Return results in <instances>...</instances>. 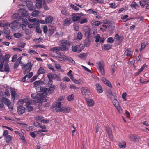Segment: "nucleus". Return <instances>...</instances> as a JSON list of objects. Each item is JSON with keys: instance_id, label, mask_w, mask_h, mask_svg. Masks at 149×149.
I'll list each match as a JSON object with an SVG mask.
<instances>
[{"instance_id": "nucleus-43", "label": "nucleus", "mask_w": 149, "mask_h": 149, "mask_svg": "<svg viewBox=\"0 0 149 149\" xmlns=\"http://www.w3.org/2000/svg\"><path fill=\"white\" fill-rule=\"evenodd\" d=\"M26 110L28 112H31L33 110V107L31 106L27 105L26 106Z\"/></svg>"}, {"instance_id": "nucleus-64", "label": "nucleus", "mask_w": 149, "mask_h": 149, "mask_svg": "<svg viewBox=\"0 0 149 149\" xmlns=\"http://www.w3.org/2000/svg\"><path fill=\"white\" fill-rule=\"evenodd\" d=\"M19 26L22 28L23 30H24L26 28V25L23 24H20Z\"/></svg>"}, {"instance_id": "nucleus-12", "label": "nucleus", "mask_w": 149, "mask_h": 149, "mask_svg": "<svg viewBox=\"0 0 149 149\" xmlns=\"http://www.w3.org/2000/svg\"><path fill=\"white\" fill-rule=\"evenodd\" d=\"M98 67L102 75H104L105 74L104 70L103 65L101 62H99L98 64Z\"/></svg>"}, {"instance_id": "nucleus-21", "label": "nucleus", "mask_w": 149, "mask_h": 149, "mask_svg": "<svg viewBox=\"0 0 149 149\" xmlns=\"http://www.w3.org/2000/svg\"><path fill=\"white\" fill-rule=\"evenodd\" d=\"M96 87L97 88V92L99 93H102L103 92V90L101 85L99 84H96Z\"/></svg>"}, {"instance_id": "nucleus-41", "label": "nucleus", "mask_w": 149, "mask_h": 149, "mask_svg": "<svg viewBox=\"0 0 149 149\" xmlns=\"http://www.w3.org/2000/svg\"><path fill=\"white\" fill-rule=\"evenodd\" d=\"M125 53L126 54V56H127L131 57L132 54V52L130 50L127 49L125 51Z\"/></svg>"}, {"instance_id": "nucleus-7", "label": "nucleus", "mask_w": 149, "mask_h": 149, "mask_svg": "<svg viewBox=\"0 0 149 149\" xmlns=\"http://www.w3.org/2000/svg\"><path fill=\"white\" fill-rule=\"evenodd\" d=\"M95 35L94 30L92 29H90L89 28H88V30L85 33V35L87 36V37L90 38L91 37H93Z\"/></svg>"}, {"instance_id": "nucleus-57", "label": "nucleus", "mask_w": 149, "mask_h": 149, "mask_svg": "<svg viewBox=\"0 0 149 149\" xmlns=\"http://www.w3.org/2000/svg\"><path fill=\"white\" fill-rule=\"evenodd\" d=\"M100 24V21H97L94 22L93 23V25L95 26H98Z\"/></svg>"}, {"instance_id": "nucleus-11", "label": "nucleus", "mask_w": 149, "mask_h": 149, "mask_svg": "<svg viewBox=\"0 0 149 149\" xmlns=\"http://www.w3.org/2000/svg\"><path fill=\"white\" fill-rule=\"evenodd\" d=\"M81 91L83 95H88L90 93L89 90L86 87H82Z\"/></svg>"}, {"instance_id": "nucleus-56", "label": "nucleus", "mask_w": 149, "mask_h": 149, "mask_svg": "<svg viewBox=\"0 0 149 149\" xmlns=\"http://www.w3.org/2000/svg\"><path fill=\"white\" fill-rule=\"evenodd\" d=\"M47 66L49 69L51 70L52 71H54V67L51 64H47Z\"/></svg>"}, {"instance_id": "nucleus-23", "label": "nucleus", "mask_w": 149, "mask_h": 149, "mask_svg": "<svg viewBox=\"0 0 149 149\" xmlns=\"http://www.w3.org/2000/svg\"><path fill=\"white\" fill-rule=\"evenodd\" d=\"M50 50L52 51H54L56 50H58L59 51H64V50L63 49L62 47H56L51 48Z\"/></svg>"}, {"instance_id": "nucleus-47", "label": "nucleus", "mask_w": 149, "mask_h": 149, "mask_svg": "<svg viewBox=\"0 0 149 149\" xmlns=\"http://www.w3.org/2000/svg\"><path fill=\"white\" fill-rule=\"evenodd\" d=\"M32 22L33 23L34 25H38L39 23L38 19H37L36 18H34L32 19Z\"/></svg>"}, {"instance_id": "nucleus-31", "label": "nucleus", "mask_w": 149, "mask_h": 149, "mask_svg": "<svg viewBox=\"0 0 149 149\" xmlns=\"http://www.w3.org/2000/svg\"><path fill=\"white\" fill-rule=\"evenodd\" d=\"M74 95L73 94H72L71 95H70L67 97V99L69 101H70L74 100Z\"/></svg>"}, {"instance_id": "nucleus-16", "label": "nucleus", "mask_w": 149, "mask_h": 149, "mask_svg": "<svg viewBox=\"0 0 149 149\" xmlns=\"http://www.w3.org/2000/svg\"><path fill=\"white\" fill-rule=\"evenodd\" d=\"M43 0H36L37 2L36 4V6L38 9L42 7Z\"/></svg>"}, {"instance_id": "nucleus-58", "label": "nucleus", "mask_w": 149, "mask_h": 149, "mask_svg": "<svg viewBox=\"0 0 149 149\" xmlns=\"http://www.w3.org/2000/svg\"><path fill=\"white\" fill-rule=\"evenodd\" d=\"M20 64L19 62H18V61H16L14 63V68L15 69L17 68Z\"/></svg>"}, {"instance_id": "nucleus-25", "label": "nucleus", "mask_w": 149, "mask_h": 149, "mask_svg": "<svg viewBox=\"0 0 149 149\" xmlns=\"http://www.w3.org/2000/svg\"><path fill=\"white\" fill-rule=\"evenodd\" d=\"M55 89V87L54 86L52 85L50 86L48 89V93L49 94L52 93Z\"/></svg>"}, {"instance_id": "nucleus-45", "label": "nucleus", "mask_w": 149, "mask_h": 149, "mask_svg": "<svg viewBox=\"0 0 149 149\" xmlns=\"http://www.w3.org/2000/svg\"><path fill=\"white\" fill-rule=\"evenodd\" d=\"M43 6L45 10H49V8L48 7L45 1V0H43Z\"/></svg>"}, {"instance_id": "nucleus-48", "label": "nucleus", "mask_w": 149, "mask_h": 149, "mask_svg": "<svg viewBox=\"0 0 149 149\" xmlns=\"http://www.w3.org/2000/svg\"><path fill=\"white\" fill-rule=\"evenodd\" d=\"M107 42L111 44L114 42V40L112 37H109L107 38Z\"/></svg>"}, {"instance_id": "nucleus-53", "label": "nucleus", "mask_w": 149, "mask_h": 149, "mask_svg": "<svg viewBox=\"0 0 149 149\" xmlns=\"http://www.w3.org/2000/svg\"><path fill=\"white\" fill-rule=\"evenodd\" d=\"M41 81H37L33 83V84L35 87L39 86L41 83Z\"/></svg>"}, {"instance_id": "nucleus-14", "label": "nucleus", "mask_w": 149, "mask_h": 149, "mask_svg": "<svg viewBox=\"0 0 149 149\" xmlns=\"http://www.w3.org/2000/svg\"><path fill=\"white\" fill-rule=\"evenodd\" d=\"M107 96L108 97H109L111 100L113 98L112 97H111V96H113V98L114 99H115L117 98V97L115 94H113L112 93V91L111 90H110L108 91L107 92Z\"/></svg>"}, {"instance_id": "nucleus-55", "label": "nucleus", "mask_w": 149, "mask_h": 149, "mask_svg": "<svg viewBox=\"0 0 149 149\" xmlns=\"http://www.w3.org/2000/svg\"><path fill=\"white\" fill-rule=\"evenodd\" d=\"M4 104L2 98L1 99L0 98V108H2L3 107Z\"/></svg>"}, {"instance_id": "nucleus-28", "label": "nucleus", "mask_w": 149, "mask_h": 149, "mask_svg": "<svg viewBox=\"0 0 149 149\" xmlns=\"http://www.w3.org/2000/svg\"><path fill=\"white\" fill-rule=\"evenodd\" d=\"M53 20V17L51 16L47 17L45 19V22L46 23H51Z\"/></svg>"}, {"instance_id": "nucleus-46", "label": "nucleus", "mask_w": 149, "mask_h": 149, "mask_svg": "<svg viewBox=\"0 0 149 149\" xmlns=\"http://www.w3.org/2000/svg\"><path fill=\"white\" fill-rule=\"evenodd\" d=\"M54 104L58 109H60L61 107V103L60 102H57Z\"/></svg>"}, {"instance_id": "nucleus-6", "label": "nucleus", "mask_w": 149, "mask_h": 149, "mask_svg": "<svg viewBox=\"0 0 149 149\" xmlns=\"http://www.w3.org/2000/svg\"><path fill=\"white\" fill-rule=\"evenodd\" d=\"M130 140L133 142H135L136 141H139L140 137L138 136H136L135 134L130 135L128 136Z\"/></svg>"}, {"instance_id": "nucleus-60", "label": "nucleus", "mask_w": 149, "mask_h": 149, "mask_svg": "<svg viewBox=\"0 0 149 149\" xmlns=\"http://www.w3.org/2000/svg\"><path fill=\"white\" fill-rule=\"evenodd\" d=\"M4 61H2L1 62V63L0 64V71L1 72H3L4 71V70H2L3 67V64L4 63Z\"/></svg>"}, {"instance_id": "nucleus-37", "label": "nucleus", "mask_w": 149, "mask_h": 149, "mask_svg": "<svg viewBox=\"0 0 149 149\" xmlns=\"http://www.w3.org/2000/svg\"><path fill=\"white\" fill-rule=\"evenodd\" d=\"M114 99L113 101V103L114 106L116 107H118L119 106V103L116 99Z\"/></svg>"}, {"instance_id": "nucleus-38", "label": "nucleus", "mask_w": 149, "mask_h": 149, "mask_svg": "<svg viewBox=\"0 0 149 149\" xmlns=\"http://www.w3.org/2000/svg\"><path fill=\"white\" fill-rule=\"evenodd\" d=\"M2 26L4 28L6 29L8 28V27H10V24L9 22H6L4 24H2Z\"/></svg>"}, {"instance_id": "nucleus-62", "label": "nucleus", "mask_w": 149, "mask_h": 149, "mask_svg": "<svg viewBox=\"0 0 149 149\" xmlns=\"http://www.w3.org/2000/svg\"><path fill=\"white\" fill-rule=\"evenodd\" d=\"M88 22L87 19H83L80 20L79 22L81 24H82L84 23H87Z\"/></svg>"}, {"instance_id": "nucleus-36", "label": "nucleus", "mask_w": 149, "mask_h": 149, "mask_svg": "<svg viewBox=\"0 0 149 149\" xmlns=\"http://www.w3.org/2000/svg\"><path fill=\"white\" fill-rule=\"evenodd\" d=\"M45 73V70L42 67H40L38 72V74H43Z\"/></svg>"}, {"instance_id": "nucleus-26", "label": "nucleus", "mask_w": 149, "mask_h": 149, "mask_svg": "<svg viewBox=\"0 0 149 149\" xmlns=\"http://www.w3.org/2000/svg\"><path fill=\"white\" fill-rule=\"evenodd\" d=\"M19 12L21 13L22 15L23 16H27V11L24 9H21L19 10Z\"/></svg>"}, {"instance_id": "nucleus-22", "label": "nucleus", "mask_w": 149, "mask_h": 149, "mask_svg": "<svg viewBox=\"0 0 149 149\" xmlns=\"http://www.w3.org/2000/svg\"><path fill=\"white\" fill-rule=\"evenodd\" d=\"M106 130L107 132L109 137L111 139L113 138V136L112 135V131L111 129L108 127H107L106 128Z\"/></svg>"}, {"instance_id": "nucleus-30", "label": "nucleus", "mask_w": 149, "mask_h": 149, "mask_svg": "<svg viewBox=\"0 0 149 149\" xmlns=\"http://www.w3.org/2000/svg\"><path fill=\"white\" fill-rule=\"evenodd\" d=\"M87 102L89 106H92L94 105V101L92 99H88L87 100Z\"/></svg>"}, {"instance_id": "nucleus-4", "label": "nucleus", "mask_w": 149, "mask_h": 149, "mask_svg": "<svg viewBox=\"0 0 149 149\" xmlns=\"http://www.w3.org/2000/svg\"><path fill=\"white\" fill-rule=\"evenodd\" d=\"M19 22L16 20H14L10 24V27L13 30H17L18 28Z\"/></svg>"}, {"instance_id": "nucleus-63", "label": "nucleus", "mask_w": 149, "mask_h": 149, "mask_svg": "<svg viewBox=\"0 0 149 149\" xmlns=\"http://www.w3.org/2000/svg\"><path fill=\"white\" fill-rule=\"evenodd\" d=\"M17 58V55L16 54L14 55L12 57V61L15 62Z\"/></svg>"}, {"instance_id": "nucleus-35", "label": "nucleus", "mask_w": 149, "mask_h": 149, "mask_svg": "<svg viewBox=\"0 0 149 149\" xmlns=\"http://www.w3.org/2000/svg\"><path fill=\"white\" fill-rule=\"evenodd\" d=\"M55 31V29L53 28H51L50 29L48 33V36H52L54 32Z\"/></svg>"}, {"instance_id": "nucleus-59", "label": "nucleus", "mask_w": 149, "mask_h": 149, "mask_svg": "<svg viewBox=\"0 0 149 149\" xmlns=\"http://www.w3.org/2000/svg\"><path fill=\"white\" fill-rule=\"evenodd\" d=\"M70 7L75 10H78L79 9V8L77 7L74 5L71 4L70 5Z\"/></svg>"}, {"instance_id": "nucleus-51", "label": "nucleus", "mask_w": 149, "mask_h": 149, "mask_svg": "<svg viewBox=\"0 0 149 149\" xmlns=\"http://www.w3.org/2000/svg\"><path fill=\"white\" fill-rule=\"evenodd\" d=\"M4 33L7 35H9L10 34V29L8 28L4 29Z\"/></svg>"}, {"instance_id": "nucleus-52", "label": "nucleus", "mask_w": 149, "mask_h": 149, "mask_svg": "<svg viewBox=\"0 0 149 149\" xmlns=\"http://www.w3.org/2000/svg\"><path fill=\"white\" fill-rule=\"evenodd\" d=\"M22 36H23V35H22L19 33H16L14 34V36L17 38H19Z\"/></svg>"}, {"instance_id": "nucleus-49", "label": "nucleus", "mask_w": 149, "mask_h": 149, "mask_svg": "<svg viewBox=\"0 0 149 149\" xmlns=\"http://www.w3.org/2000/svg\"><path fill=\"white\" fill-rule=\"evenodd\" d=\"M11 97L13 101H14L15 99L16 93L15 91H12L11 92Z\"/></svg>"}, {"instance_id": "nucleus-5", "label": "nucleus", "mask_w": 149, "mask_h": 149, "mask_svg": "<svg viewBox=\"0 0 149 149\" xmlns=\"http://www.w3.org/2000/svg\"><path fill=\"white\" fill-rule=\"evenodd\" d=\"M48 89L47 88L44 87H40V91L41 93H39L40 96L44 97L48 95L49 93H48Z\"/></svg>"}, {"instance_id": "nucleus-17", "label": "nucleus", "mask_w": 149, "mask_h": 149, "mask_svg": "<svg viewBox=\"0 0 149 149\" xmlns=\"http://www.w3.org/2000/svg\"><path fill=\"white\" fill-rule=\"evenodd\" d=\"M112 47V45L109 44H104L102 47V50H107L110 49Z\"/></svg>"}, {"instance_id": "nucleus-18", "label": "nucleus", "mask_w": 149, "mask_h": 149, "mask_svg": "<svg viewBox=\"0 0 149 149\" xmlns=\"http://www.w3.org/2000/svg\"><path fill=\"white\" fill-rule=\"evenodd\" d=\"M71 19L73 22H75L80 19L81 17L76 15V14H73L72 15Z\"/></svg>"}, {"instance_id": "nucleus-10", "label": "nucleus", "mask_w": 149, "mask_h": 149, "mask_svg": "<svg viewBox=\"0 0 149 149\" xmlns=\"http://www.w3.org/2000/svg\"><path fill=\"white\" fill-rule=\"evenodd\" d=\"M95 38L96 39L95 41L96 42H100L101 43L103 42L105 40L104 39V38L102 37H100V35L98 34L95 36Z\"/></svg>"}, {"instance_id": "nucleus-61", "label": "nucleus", "mask_w": 149, "mask_h": 149, "mask_svg": "<svg viewBox=\"0 0 149 149\" xmlns=\"http://www.w3.org/2000/svg\"><path fill=\"white\" fill-rule=\"evenodd\" d=\"M25 33L26 35H28L31 33V31L29 29H25Z\"/></svg>"}, {"instance_id": "nucleus-3", "label": "nucleus", "mask_w": 149, "mask_h": 149, "mask_svg": "<svg viewBox=\"0 0 149 149\" xmlns=\"http://www.w3.org/2000/svg\"><path fill=\"white\" fill-rule=\"evenodd\" d=\"M39 97L38 96L35 100L36 102L42 103L43 102H47V99L45 97L40 96V94H39Z\"/></svg>"}, {"instance_id": "nucleus-34", "label": "nucleus", "mask_w": 149, "mask_h": 149, "mask_svg": "<svg viewBox=\"0 0 149 149\" xmlns=\"http://www.w3.org/2000/svg\"><path fill=\"white\" fill-rule=\"evenodd\" d=\"M145 67H147V65L146 64H144L143 65L139 70L136 73V75H137L138 74H140V72L143 70L144 68Z\"/></svg>"}, {"instance_id": "nucleus-9", "label": "nucleus", "mask_w": 149, "mask_h": 149, "mask_svg": "<svg viewBox=\"0 0 149 149\" xmlns=\"http://www.w3.org/2000/svg\"><path fill=\"white\" fill-rule=\"evenodd\" d=\"M25 108L22 106H19L17 108V112L19 114H23L25 112Z\"/></svg>"}, {"instance_id": "nucleus-40", "label": "nucleus", "mask_w": 149, "mask_h": 149, "mask_svg": "<svg viewBox=\"0 0 149 149\" xmlns=\"http://www.w3.org/2000/svg\"><path fill=\"white\" fill-rule=\"evenodd\" d=\"M39 13V12L38 10H35L32 12L31 15L33 17H36L38 16Z\"/></svg>"}, {"instance_id": "nucleus-24", "label": "nucleus", "mask_w": 149, "mask_h": 149, "mask_svg": "<svg viewBox=\"0 0 149 149\" xmlns=\"http://www.w3.org/2000/svg\"><path fill=\"white\" fill-rule=\"evenodd\" d=\"M2 99L3 100V102L6 105L8 106L11 104V102L9 99L4 97H3Z\"/></svg>"}, {"instance_id": "nucleus-27", "label": "nucleus", "mask_w": 149, "mask_h": 149, "mask_svg": "<svg viewBox=\"0 0 149 149\" xmlns=\"http://www.w3.org/2000/svg\"><path fill=\"white\" fill-rule=\"evenodd\" d=\"M47 76L49 79L48 84H52V79L53 78L52 76V74L49 73L47 74Z\"/></svg>"}, {"instance_id": "nucleus-19", "label": "nucleus", "mask_w": 149, "mask_h": 149, "mask_svg": "<svg viewBox=\"0 0 149 149\" xmlns=\"http://www.w3.org/2000/svg\"><path fill=\"white\" fill-rule=\"evenodd\" d=\"M89 38L88 37L84 41V46L88 47L90 44L91 41L89 39Z\"/></svg>"}, {"instance_id": "nucleus-39", "label": "nucleus", "mask_w": 149, "mask_h": 149, "mask_svg": "<svg viewBox=\"0 0 149 149\" xmlns=\"http://www.w3.org/2000/svg\"><path fill=\"white\" fill-rule=\"evenodd\" d=\"M4 65L5 67L4 71H5L6 72H9L10 68L8 63H5Z\"/></svg>"}, {"instance_id": "nucleus-13", "label": "nucleus", "mask_w": 149, "mask_h": 149, "mask_svg": "<svg viewBox=\"0 0 149 149\" xmlns=\"http://www.w3.org/2000/svg\"><path fill=\"white\" fill-rule=\"evenodd\" d=\"M12 18L13 19H16L17 20L19 21L22 19V17L20 14L15 13L12 16Z\"/></svg>"}, {"instance_id": "nucleus-33", "label": "nucleus", "mask_w": 149, "mask_h": 149, "mask_svg": "<svg viewBox=\"0 0 149 149\" xmlns=\"http://www.w3.org/2000/svg\"><path fill=\"white\" fill-rule=\"evenodd\" d=\"M126 143L125 141H123L119 143L118 146L119 147L122 148H125L126 147Z\"/></svg>"}, {"instance_id": "nucleus-29", "label": "nucleus", "mask_w": 149, "mask_h": 149, "mask_svg": "<svg viewBox=\"0 0 149 149\" xmlns=\"http://www.w3.org/2000/svg\"><path fill=\"white\" fill-rule=\"evenodd\" d=\"M52 110L54 112H59V109H58L54 104L53 103L52 106Z\"/></svg>"}, {"instance_id": "nucleus-50", "label": "nucleus", "mask_w": 149, "mask_h": 149, "mask_svg": "<svg viewBox=\"0 0 149 149\" xmlns=\"http://www.w3.org/2000/svg\"><path fill=\"white\" fill-rule=\"evenodd\" d=\"M43 40L42 38L40 37L38 38L34 39L33 41L35 42L40 43Z\"/></svg>"}, {"instance_id": "nucleus-32", "label": "nucleus", "mask_w": 149, "mask_h": 149, "mask_svg": "<svg viewBox=\"0 0 149 149\" xmlns=\"http://www.w3.org/2000/svg\"><path fill=\"white\" fill-rule=\"evenodd\" d=\"M12 137L10 135H8L5 137V141L7 143H9L12 139Z\"/></svg>"}, {"instance_id": "nucleus-2", "label": "nucleus", "mask_w": 149, "mask_h": 149, "mask_svg": "<svg viewBox=\"0 0 149 149\" xmlns=\"http://www.w3.org/2000/svg\"><path fill=\"white\" fill-rule=\"evenodd\" d=\"M84 46L82 44L72 46V51L74 52H80L84 48Z\"/></svg>"}, {"instance_id": "nucleus-20", "label": "nucleus", "mask_w": 149, "mask_h": 149, "mask_svg": "<svg viewBox=\"0 0 149 149\" xmlns=\"http://www.w3.org/2000/svg\"><path fill=\"white\" fill-rule=\"evenodd\" d=\"M102 80L106 85L108 86L111 87H112V85L109 81L107 80L104 77L102 78Z\"/></svg>"}, {"instance_id": "nucleus-8", "label": "nucleus", "mask_w": 149, "mask_h": 149, "mask_svg": "<svg viewBox=\"0 0 149 149\" xmlns=\"http://www.w3.org/2000/svg\"><path fill=\"white\" fill-rule=\"evenodd\" d=\"M26 5L28 8L29 10L32 11L34 9L33 3L31 1H26Z\"/></svg>"}, {"instance_id": "nucleus-15", "label": "nucleus", "mask_w": 149, "mask_h": 149, "mask_svg": "<svg viewBox=\"0 0 149 149\" xmlns=\"http://www.w3.org/2000/svg\"><path fill=\"white\" fill-rule=\"evenodd\" d=\"M33 65L32 64L31 62H28L27 64L25 65V71H30L31 68Z\"/></svg>"}, {"instance_id": "nucleus-54", "label": "nucleus", "mask_w": 149, "mask_h": 149, "mask_svg": "<svg viewBox=\"0 0 149 149\" xmlns=\"http://www.w3.org/2000/svg\"><path fill=\"white\" fill-rule=\"evenodd\" d=\"M82 34L80 32H78L77 34V38L79 40L82 39Z\"/></svg>"}, {"instance_id": "nucleus-1", "label": "nucleus", "mask_w": 149, "mask_h": 149, "mask_svg": "<svg viewBox=\"0 0 149 149\" xmlns=\"http://www.w3.org/2000/svg\"><path fill=\"white\" fill-rule=\"evenodd\" d=\"M70 43L69 41L64 40L62 41L60 45L62 47L64 51H67L70 48Z\"/></svg>"}, {"instance_id": "nucleus-42", "label": "nucleus", "mask_w": 149, "mask_h": 149, "mask_svg": "<svg viewBox=\"0 0 149 149\" xmlns=\"http://www.w3.org/2000/svg\"><path fill=\"white\" fill-rule=\"evenodd\" d=\"M53 77L54 78L58 81L60 80L61 79V77L60 75L58 74H54L53 76Z\"/></svg>"}, {"instance_id": "nucleus-44", "label": "nucleus", "mask_w": 149, "mask_h": 149, "mask_svg": "<svg viewBox=\"0 0 149 149\" xmlns=\"http://www.w3.org/2000/svg\"><path fill=\"white\" fill-rule=\"evenodd\" d=\"M10 58V55L9 54H6L5 56V58L3 61L6 63H8V61Z\"/></svg>"}]
</instances>
